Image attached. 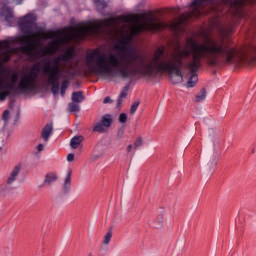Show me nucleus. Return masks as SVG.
<instances>
[{"label":"nucleus","mask_w":256,"mask_h":256,"mask_svg":"<svg viewBox=\"0 0 256 256\" xmlns=\"http://www.w3.org/2000/svg\"><path fill=\"white\" fill-rule=\"evenodd\" d=\"M37 18L26 15L18 20L24 36L0 41V64L7 63L11 54L22 51L32 61L57 53L61 45L83 41L87 37H100L105 41H118L122 47L117 52H103L95 49L86 54V65L96 75L133 79L140 75L145 77V56L137 48L128 47L133 37L145 33V14L141 22L132 23L129 16L121 15L96 20L94 24L74 28L66 35L58 32L45 33V28L37 26Z\"/></svg>","instance_id":"nucleus-1"},{"label":"nucleus","mask_w":256,"mask_h":256,"mask_svg":"<svg viewBox=\"0 0 256 256\" xmlns=\"http://www.w3.org/2000/svg\"><path fill=\"white\" fill-rule=\"evenodd\" d=\"M206 59L209 65H218L221 61L225 63H236L237 65H249L251 59L245 54H239L235 48L225 45V37L221 34L218 38H208L203 44H193V83L199 78L195 73L201 67V61Z\"/></svg>","instance_id":"nucleus-2"},{"label":"nucleus","mask_w":256,"mask_h":256,"mask_svg":"<svg viewBox=\"0 0 256 256\" xmlns=\"http://www.w3.org/2000/svg\"><path fill=\"white\" fill-rule=\"evenodd\" d=\"M73 57H75V52L67 50L61 56H56L46 61L42 67L44 79L51 86L53 95L59 94L60 79H67V76L63 75V73L73 75V72H71L73 71Z\"/></svg>","instance_id":"nucleus-3"},{"label":"nucleus","mask_w":256,"mask_h":256,"mask_svg":"<svg viewBox=\"0 0 256 256\" xmlns=\"http://www.w3.org/2000/svg\"><path fill=\"white\" fill-rule=\"evenodd\" d=\"M39 73H41V62L32 65L29 72L24 73L20 80L17 72L11 75L10 81L0 80V101H5L10 95H19V93L33 91L35 85H37Z\"/></svg>","instance_id":"nucleus-4"},{"label":"nucleus","mask_w":256,"mask_h":256,"mask_svg":"<svg viewBox=\"0 0 256 256\" xmlns=\"http://www.w3.org/2000/svg\"><path fill=\"white\" fill-rule=\"evenodd\" d=\"M111 125H113V117L111 114H105L102 116L101 120L93 126L92 131L93 133H107Z\"/></svg>","instance_id":"nucleus-5"},{"label":"nucleus","mask_w":256,"mask_h":256,"mask_svg":"<svg viewBox=\"0 0 256 256\" xmlns=\"http://www.w3.org/2000/svg\"><path fill=\"white\" fill-rule=\"evenodd\" d=\"M20 173H21V165L18 164L9 173L8 178L6 180L7 185H13V183L17 181V178L19 177Z\"/></svg>","instance_id":"nucleus-6"},{"label":"nucleus","mask_w":256,"mask_h":256,"mask_svg":"<svg viewBox=\"0 0 256 256\" xmlns=\"http://www.w3.org/2000/svg\"><path fill=\"white\" fill-rule=\"evenodd\" d=\"M2 17L5 18L6 23H8L9 27L15 23V16L13 15V10L7 8V6H4L2 8Z\"/></svg>","instance_id":"nucleus-7"},{"label":"nucleus","mask_w":256,"mask_h":256,"mask_svg":"<svg viewBox=\"0 0 256 256\" xmlns=\"http://www.w3.org/2000/svg\"><path fill=\"white\" fill-rule=\"evenodd\" d=\"M71 174H72V171L69 170L64 179L62 191L65 195H67V193H70V191H71Z\"/></svg>","instance_id":"nucleus-8"},{"label":"nucleus","mask_w":256,"mask_h":256,"mask_svg":"<svg viewBox=\"0 0 256 256\" xmlns=\"http://www.w3.org/2000/svg\"><path fill=\"white\" fill-rule=\"evenodd\" d=\"M53 133V123L46 124L42 130L41 137L44 141H49V137Z\"/></svg>","instance_id":"nucleus-9"},{"label":"nucleus","mask_w":256,"mask_h":256,"mask_svg":"<svg viewBox=\"0 0 256 256\" xmlns=\"http://www.w3.org/2000/svg\"><path fill=\"white\" fill-rule=\"evenodd\" d=\"M57 179H58L57 174H55L53 172H49L45 175L43 185H48L49 187H51L53 185V183H55V181H57Z\"/></svg>","instance_id":"nucleus-10"},{"label":"nucleus","mask_w":256,"mask_h":256,"mask_svg":"<svg viewBox=\"0 0 256 256\" xmlns=\"http://www.w3.org/2000/svg\"><path fill=\"white\" fill-rule=\"evenodd\" d=\"M129 84L124 86L123 90L121 91L118 100H117V107H121L123 105V99H127V95L129 93Z\"/></svg>","instance_id":"nucleus-11"},{"label":"nucleus","mask_w":256,"mask_h":256,"mask_svg":"<svg viewBox=\"0 0 256 256\" xmlns=\"http://www.w3.org/2000/svg\"><path fill=\"white\" fill-rule=\"evenodd\" d=\"M72 103H83L85 101V96H83V91L73 92L71 96Z\"/></svg>","instance_id":"nucleus-12"},{"label":"nucleus","mask_w":256,"mask_h":256,"mask_svg":"<svg viewBox=\"0 0 256 256\" xmlns=\"http://www.w3.org/2000/svg\"><path fill=\"white\" fill-rule=\"evenodd\" d=\"M256 0H234L230 7L231 9H239V7H243V5H247V3H255Z\"/></svg>","instance_id":"nucleus-13"},{"label":"nucleus","mask_w":256,"mask_h":256,"mask_svg":"<svg viewBox=\"0 0 256 256\" xmlns=\"http://www.w3.org/2000/svg\"><path fill=\"white\" fill-rule=\"evenodd\" d=\"M218 163H219V158L217 157V155L209 156L207 165L210 170H214L215 167H217Z\"/></svg>","instance_id":"nucleus-14"},{"label":"nucleus","mask_w":256,"mask_h":256,"mask_svg":"<svg viewBox=\"0 0 256 256\" xmlns=\"http://www.w3.org/2000/svg\"><path fill=\"white\" fill-rule=\"evenodd\" d=\"M110 0H94L97 11L99 13H103V9H106L107 5H109Z\"/></svg>","instance_id":"nucleus-15"},{"label":"nucleus","mask_w":256,"mask_h":256,"mask_svg":"<svg viewBox=\"0 0 256 256\" xmlns=\"http://www.w3.org/2000/svg\"><path fill=\"white\" fill-rule=\"evenodd\" d=\"M81 143H83V136L79 135V136H74L71 140H70V147L72 149H77L79 147V145H81Z\"/></svg>","instance_id":"nucleus-16"},{"label":"nucleus","mask_w":256,"mask_h":256,"mask_svg":"<svg viewBox=\"0 0 256 256\" xmlns=\"http://www.w3.org/2000/svg\"><path fill=\"white\" fill-rule=\"evenodd\" d=\"M207 99V90L202 88L196 95H195V102L196 103H203Z\"/></svg>","instance_id":"nucleus-17"},{"label":"nucleus","mask_w":256,"mask_h":256,"mask_svg":"<svg viewBox=\"0 0 256 256\" xmlns=\"http://www.w3.org/2000/svg\"><path fill=\"white\" fill-rule=\"evenodd\" d=\"M163 13H169L170 15L175 17V15H179V13H181V9L179 7L178 8H166V9H164Z\"/></svg>","instance_id":"nucleus-18"},{"label":"nucleus","mask_w":256,"mask_h":256,"mask_svg":"<svg viewBox=\"0 0 256 256\" xmlns=\"http://www.w3.org/2000/svg\"><path fill=\"white\" fill-rule=\"evenodd\" d=\"M79 104L75 102H71L68 104V111L70 113H77L79 111Z\"/></svg>","instance_id":"nucleus-19"},{"label":"nucleus","mask_w":256,"mask_h":256,"mask_svg":"<svg viewBox=\"0 0 256 256\" xmlns=\"http://www.w3.org/2000/svg\"><path fill=\"white\" fill-rule=\"evenodd\" d=\"M68 88H69V80H64L60 87V95H62V97H65V92L67 91Z\"/></svg>","instance_id":"nucleus-20"},{"label":"nucleus","mask_w":256,"mask_h":256,"mask_svg":"<svg viewBox=\"0 0 256 256\" xmlns=\"http://www.w3.org/2000/svg\"><path fill=\"white\" fill-rule=\"evenodd\" d=\"M139 105H141V100H136L132 103L131 109H130V115H135L137 113V109H139Z\"/></svg>","instance_id":"nucleus-21"},{"label":"nucleus","mask_w":256,"mask_h":256,"mask_svg":"<svg viewBox=\"0 0 256 256\" xmlns=\"http://www.w3.org/2000/svg\"><path fill=\"white\" fill-rule=\"evenodd\" d=\"M111 237H113V232H111V230H110V231H108L107 234L104 236V241H103V243H104L105 245H109V243H111Z\"/></svg>","instance_id":"nucleus-22"},{"label":"nucleus","mask_w":256,"mask_h":256,"mask_svg":"<svg viewBox=\"0 0 256 256\" xmlns=\"http://www.w3.org/2000/svg\"><path fill=\"white\" fill-rule=\"evenodd\" d=\"M143 143V137L139 136L134 142V149H139V147H142Z\"/></svg>","instance_id":"nucleus-23"},{"label":"nucleus","mask_w":256,"mask_h":256,"mask_svg":"<svg viewBox=\"0 0 256 256\" xmlns=\"http://www.w3.org/2000/svg\"><path fill=\"white\" fill-rule=\"evenodd\" d=\"M163 219H164V214L163 212H161L160 214H158L156 219V223H158V227H163Z\"/></svg>","instance_id":"nucleus-24"},{"label":"nucleus","mask_w":256,"mask_h":256,"mask_svg":"<svg viewBox=\"0 0 256 256\" xmlns=\"http://www.w3.org/2000/svg\"><path fill=\"white\" fill-rule=\"evenodd\" d=\"M9 110H5L2 115V121H5V123H9Z\"/></svg>","instance_id":"nucleus-25"},{"label":"nucleus","mask_w":256,"mask_h":256,"mask_svg":"<svg viewBox=\"0 0 256 256\" xmlns=\"http://www.w3.org/2000/svg\"><path fill=\"white\" fill-rule=\"evenodd\" d=\"M119 123H127V114L121 113L118 118Z\"/></svg>","instance_id":"nucleus-26"},{"label":"nucleus","mask_w":256,"mask_h":256,"mask_svg":"<svg viewBox=\"0 0 256 256\" xmlns=\"http://www.w3.org/2000/svg\"><path fill=\"white\" fill-rule=\"evenodd\" d=\"M8 5H21L23 3V0H7Z\"/></svg>","instance_id":"nucleus-27"},{"label":"nucleus","mask_w":256,"mask_h":256,"mask_svg":"<svg viewBox=\"0 0 256 256\" xmlns=\"http://www.w3.org/2000/svg\"><path fill=\"white\" fill-rule=\"evenodd\" d=\"M3 145H5V136L0 134V151H3Z\"/></svg>","instance_id":"nucleus-28"},{"label":"nucleus","mask_w":256,"mask_h":256,"mask_svg":"<svg viewBox=\"0 0 256 256\" xmlns=\"http://www.w3.org/2000/svg\"><path fill=\"white\" fill-rule=\"evenodd\" d=\"M125 133V129L124 128H120L117 132V137L118 139H122L123 138V135Z\"/></svg>","instance_id":"nucleus-29"},{"label":"nucleus","mask_w":256,"mask_h":256,"mask_svg":"<svg viewBox=\"0 0 256 256\" xmlns=\"http://www.w3.org/2000/svg\"><path fill=\"white\" fill-rule=\"evenodd\" d=\"M74 160H75V154H73V153L68 154V156H67V161H68L69 163H71V162L74 161Z\"/></svg>","instance_id":"nucleus-30"},{"label":"nucleus","mask_w":256,"mask_h":256,"mask_svg":"<svg viewBox=\"0 0 256 256\" xmlns=\"http://www.w3.org/2000/svg\"><path fill=\"white\" fill-rule=\"evenodd\" d=\"M104 105H107V103H113V100L111 99V97L107 96L104 100H103Z\"/></svg>","instance_id":"nucleus-31"},{"label":"nucleus","mask_w":256,"mask_h":256,"mask_svg":"<svg viewBox=\"0 0 256 256\" xmlns=\"http://www.w3.org/2000/svg\"><path fill=\"white\" fill-rule=\"evenodd\" d=\"M43 149H44L43 144H39V145L37 146V151H38V153H41V151H43Z\"/></svg>","instance_id":"nucleus-32"},{"label":"nucleus","mask_w":256,"mask_h":256,"mask_svg":"<svg viewBox=\"0 0 256 256\" xmlns=\"http://www.w3.org/2000/svg\"><path fill=\"white\" fill-rule=\"evenodd\" d=\"M131 149H133V145H128V147H127V151H128V153H131Z\"/></svg>","instance_id":"nucleus-33"},{"label":"nucleus","mask_w":256,"mask_h":256,"mask_svg":"<svg viewBox=\"0 0 256 256\" xmlns=\"http://www.w3.org/2000/svg\"><path fill=\"white\" fill-rule=\"evenodd\" d=\"M190 7H193V1H192V2H190Z\"/></svg>","instance_id":"nucleus-34"},{"label":"nucleus","mask_w":256,"mask_h":256,"mask_svg":"<svg viewBox=\"0 0 256 256\" xmlns=\"http://www.w3.org/2000/svg\"><path fill=\"white\" fill-rule=\"evenodd\" d=\"M94 159H99V156H94Z\"/></svg>","instance_id":"nucleus-35"},{"label":"nucleus","mask_w":256,"mask_h":256,"mask_svg":"<svg viewBox=\"0 0 256 256\" xmlns=\"http://www.w3.org/2000/svg\"><path fill=\"white\" fill-rule=\"evenodd\" d=\"M106 15H108V16H109L110 14H103V16H104V17H106Z\"/></svg>","instance_id":"nucleus-36"},{"label":"nucleus","mask_w":256,"mask_h":256,"mask_svg":"<svg viewBox=\"0 0 256 256\" xmlns=\"http://www.w3.org/2000/svg\"><path fill=\"white\" fill-rule=\"evenodd\" d=\"M219 145V142H216V146H218Z\"/></svg>","instance_id":"nucleus-37"},{"label":"nucleus","mask_w":256,"mask_h":256,"mask_svg":"<svg viewBox=\"0 0 256 256\" xmlns=\"http://www.w3.org/2000/svg\"><path fill=\"white\" fill-rule=\"evenodd\" d=\"M88 256H93L92 254H89Z\"/></svg>","instance_id":"nucleus-38"}]
</instances>
